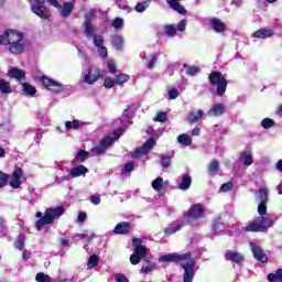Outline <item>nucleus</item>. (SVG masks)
<instances>
[{
  "instance_id": "1",
  "label": "nucleus",
  "mask_w": 282,
  "mask_h": 282,
  "mask_svg": "<svg viewBox=\"0 0 282 282\" xmlns=\"http://www.w3.org/2000/svg\"><path fill=\"white\" fill-rule=\"evenodd\" d=\"M267 204L268 203H259L258 213L260 216L245 227L246 232H268V229L274 226V220L263 216L268 215Z\"/></svg>"
},
{
  "instance_id": "2",
  "label": "nucleus",
  "mask_w": 282,
  "mask_h": 282,
  "mask_svg": "<svg viewBox=\"0 0 282 282\" xmlns=\"http://www.w3.org/2000/svg\"><path fill=\"white\" fill-rule=\"evenodd\" d=\"M65 215V207L57 206L55 208L48 207L44 212V216L41 219H37L35 223L36 230H43V226H50L54 224L58 217Z\"/></svg>"
},
{
  "instance_id": "3",
  "label": "nucleus",
  "mask_w": 282,
  "mask_h": 282,
  "mask_svg": "<svg viewBox=\"0 0 282 282\" xmlns=\"http://www.w3.org/2000/svg\"><path fill=\"white\" fill-rule=\"evenodd\" d=\"M209 85L216 87V95L220 98L225 96L226 89H228V79L221 74V72L214 70L208 75Z\"/></svg>"
},
{
  "instance_id": "4",
  "label": "nucleus",
  "mask_w": 282,
  "mask_h": 282,
  "mask_svg": "<svg viewBox=\"0 0 282 282\" xmlns=\"http://www.w3.org/2000/svg\"><path fill=\"white\" fill-rule=\"evenodd\" d=\"M142 243H144V240L141 238L132 239V246L134 248L133 253L130 256V263L132 265H138L140 261H142V259L149 254V248Z\"/></svg>"
},
{
  "instance_id": "5",
  "label": "nucleus",
  "mask_w": 282,
  "mask_h": 282,
  "mask_svg": "<svg viewBox=\"0 0 282 282\" xmlns=\"http://www.w3.org/2000/svg\"><path fill=\"white\" fill-rule=\"evenodd\" d=\"M19 41H23V33L14 29H7L4 33L0 35V45L8 46Z\"/></svg>"
},
{
  "instance_id": "6",
  "label": "nucleus",
  "mask_w": 282,
  "mask_h": 282,
  "mask_svg": "<svg viewBox=\"0 0 282 282\" xmlns=\"http://www.w3.org/2000/svg\"><path fill=\"white\" fill-rule=\"evenodd\" d=\"M29 3H31L33 14H36L40 19L45 21L52 17L50 9L45 7V0H35V4L32 3V0H29Z\"/></svg>"
},
{
  "instance_id": "7",
  "label": "nucleus",
  "mask_w": 282,
  "mask_h": 282,
  "mask_svg": "<svg viewBox=\"0 0 282 282\" xmlns=\"http://www.w3.org/2000/svg\"><path fill=\"white\" fill-rule=\"evenodd\" d=\"M206 213V207L202 204H194L189 207L187 212L183 214L184 219L197 221L204 217V214Z\"/></svg>"
},
{
  "instance_id": "8",
  "label": "nucleus",
  "mask_w": 282,
  "mask_h": 282,
  "mask_svg": "<svg viewBox=\"0 0 282 282\" xmlns=\"http://www.w3.org/2000/svg\"><path fill=\"white\" fill-rule=\"evenodd\" d=\"M40 83H42L43 87L45 89H48V91H54L55 94H61L65 89L63 84L47 77L46 75H43L39 77Z\"/></svg>"
},
{
  "instance_id": "9",
  "label": "nucleus",
  "mask_w": 282,
  "mask_h": 282,
  "mask_svg": "<svg viewBox=\"0 0 282 282\" xmlns=\"http://www.w3.org/2000/svg\"><path fill=\"white\" fill-rule=\"evenodd\" d=\"M191 258V253L177 254L167 253L159 258L160 263H180V261H186Z\"/></svg>"
},
{
  "instance_id": "10",
  "label": "nucleus",
  "mask_w": 282,
  "mask_h": 282,
  "mask_svg": "<svg viewBox=\"0 0 282 282\" xmlns=\"http://www.w3.org/2000/svg\"><path fill=\"white\" fill-rule=\"evenodd\" d=\"M102 78V70L99 68H88V74L85 75L84 77V83L86 85H94V83H97V80H100Z\"/></svg>"
},
{
  "instance_id": "11",
  "label": "nucleus",
  "mask_w": 282,
  "mask_h": 282,
  "mask_svg": "<svg viewBox=\"0 0 282 282\" xmlns=\"http://www.w3.org/2000/svg\"><path fill=\"white\" fill-rule=\"evenodd\" d=\"M250 248L256 261H259L260 263H268V254L263 252V249H261V247H259L254 242H250Z\"/></svg>"
},
{
  "instance_id": "12",
  "label": "nucleus",
  "mask_w": 282,
  "mask_h": 282,
  "mask_svg": "<svg viewBox=\"0 0 282 282\" xmlns=\"http://www.w3.org/2000/svg\"><path fill=\"white\" fill-rule=\"evenodd\" d=\"M21 177H23V170L21 167H15L11 174L10 186L11 188L21 187Z\"/></svg>"
},
{
  "instance_id": "13",
  "label": "nucleus",
  "mask_w": 282,
  "mask_h": 282,
  "mask_svg": "<svg viewBox=\"0 0 282 282\" xmlns=\"http://www.w3.org/2000/svg\"><path fill=\"white\" fill-rule=\"evenodd\" d=\"M243 254L232 251V250H227L225 254V261H230L231 263H236V265H241L243 263Z\"/></svg>"
},
{
  "instance_id": "14",
  "label": "nucleus",
  "mask_w": 282,
  "mask_h": 282,
  "mask_svg": "<svg viewBox=\"0 0 282 282\" xmlns=\"http://www.w3.org/2000/svg\"><path fill=\"white\" fill-rule=\"evenodd\" d=\"M183 282H193V279L195 278V267L193 263L186 262L183 264Z\"/></svg>"
},
{
  "instance_id": "15",
  "label": "nucleus",
  "mask_w": 282,
  "mask_h": 282,
  "mask_svg": "<svg viewBox=\"0 0 282 282\" xmlns=\"http://www.w3.org/2000/svg\"><path fill=\"white\" fill-rule=\"evenodd\" d=\"M57 9L59 10L62 19H69V17H72V12H74V2L66 1Z\"/></svg>"
},
{
  "instance_id": "16",
  "label": "nucleus",
  "mask_w": 282,
  "mask_h": 282,
  "mask_svg": "<svg viewBox=\"0 0 282 282\" xmlns=\"http://www.w3.org/2000/svg\"><path fill=\"white\" fill-rule=\"evenodd\" d=\"M226 113V106L224 104H214L213 107L207 111V115L212 118H219Z\"/></svg>"
},
{
  "instance_id": "17",
  "label": "nucleus",
  "mask_w": 282,
  "mask_h": 282,
  "mask_svg": "<svg viewBox=\"0 0 282 282\" xmlns=\"http://www.w3.org/2000/svg\"><path fill=\"white\" fill-rule=\"evenodd\" d=\"M129 232H131V223L129 221H121L113 228L115 235H129Z\"/></svg>"
},
{
  "instance_id": "18",
  "label": "nucleus",
  "mask_w": 282,
  "mask_h": 282,
  "mask_svg": "<svg viewBox=\"0 0 282 282\" xmlns=\"http://www.w3.org/2000/svg\"><path fill=\"white\" fill-rule=\"evenodd\" d=\"M210 26L216 34H223V32H226V23H224L219 18H213L210 20Z\"/></svg>"
},
{
  "instance_id": "19",
  "label": "nucleus",
  "mask_w": 282,
  "mask_h": 282,
  "mask_svg": "<svg viewBox=\"0 0 282 282\" xmlns=\"http://www.w3.org/2000/svg\"><path fill=\"white\" fill-rule=\"evenodd\" d=\"M169 7L174 10V12H177L178 14L186 15L188 14V11H186V8L184 6L180 4V0H166Z\"/></svg>"
},
{
  "instance_id": "20",
  "label": "nucleus",
  "mask_w": 282,
  "mask_h": 282,
  "mask_svg": "<svg viewBox=\"0 0 282 282\" xmlns=\"http://www.w3.org/2000/svg\"><path fill=\"white\" fill-rule=\"evenodd\" d=\"M8 46L11 54H23V52H25V44L23 41L13 42L8 44Z\"/></svg>"
},
{
  "instance_id": "21",
  "label": "nucleus",
  "mask_w": 282,
  "mask_h": 282,
  "mask_svg": "<svg viewBox=\"0 0 282 282\" xmlns=\"http://www.w3.org/2000/svg\"><path fill=\"white\" fill-rule=\"evenodd\" d=\"M202 118H204V110L192 109L188 112V123L189 124H194L195 122L202 120Z\"/></svg>"
},
{
  "instance_id": "22",
  "label": "nucleus",
  "mask_w": 282,
  "mask_h": 282,
  "mask_svg": "<svg viewBox=\"0 0 282 282\" xmlns=\"http://www.w3.org/2000/svg\"><path fill=\"white\" fill-rule=\"evenodd\" d=\"M152 188L159 193V195H164L166 193V188L164 187V178L156 177L152 182Z\"/></svg>"
},
{
  "instance_id": "23",
  "label": "nucleus",
  "mask_w": 282,
  "mask_h": 282,
  "mask_svg": "<svg viewBox=\"0 0 282 282\" xmlns=\"http://www.w3.org/2000/svg\"><path fill=\"white\" fill-rule=\"evenodd\" d=\"M8 76H9V78H15L17 80H23V79H25V72L21 70L20 68H17V67H11L8 70Z\"/></svg>"
},
{
  "instance_id": "24",
  "label": "nucleus",
  "mask_w": 282,
  "mask_h": 282,
  "mask_svg": "<svg viewBox=\"0 0 282 282\" xmlns=\"http://www.w3.org/2000/svg\"><path fill=\"white\" fill-rule=\"evenodd\" d=\"M89 173V169H87L85 165H77L70 170V176L73 177H80L85 176Z\"/></svg>"
},
{
  "instance_id": "25",
  "label": "nucleus",
  "mask_w": 282,
  "mask_h": 282,
  "mask_svg": "<svg viewBox=\"0 0 282 282\" xmlns=\"http://www.w3.org/2000/svg\"><path fill=\"white\" fill-rule=\"evenodd\" d=\"M240 160L245 166H252L254 164V160L252 159V152L250 150H245L240 153Z\"/></svg>"
},
{
  "instance_id": "26",
  "label": "nucleus",
  "mask_w": 282,
  "mask_h": 282,
  "mask_svg": "<svg viewBox=\"0 0 282 282\" xmlns=\"http://www.w3.org/2000/svg\"><path fill=\"white\" fill-rule=\"evenodd\" d=\"M252 36L253 39H270V36H274V30L260 29Z\"/></svg>"
},
{
  "instance_id": "27",
  "label": "nucleus",
  "mask_w": 282,
  "mask_h": 282,
  "mask_svg": "<svg viewBox=\"0 0 282 282\" xmlns=\"http://www.w3.org/2000/svg\"><path fill=\"white\" fill-rule=\"evenodd\" d=\"M219 161L217 159H214L207 166V173L213 177L219 173Z\"/></svg>"
},
{
  "instance_id": "28",
  "label": "nucleus",
  "mask_w": 282,
  "mask_h": 282,
  "mask_svg": "<svg viewBox=\"0 0 282 282\" xmlns=\"http://www.w3.org/2000/svg\"><path fill=\"white\" fill-rule=\"evenodd\" d=\"M268 197H269L268 187L259 188V191L256 195L257 202L268 204Z\"/></svg>"
},
{
  "instance_id": "29",
  "label": "nucleus",
  "mask_w": 282,
  "mask_h": 282,
  "mask_svg": "<svg viewBox=\"0 0 282 282\" xmlns=\"http://www.w3.org/2000/svg\"><path fill=\"white\" fill-rule=\"evenodd\" d=\"M85 25V34L88 39H91V36H96V28L94 26V24H91V20L87 19L84 22Z\"/></svg>"
},
{
  "instance_id": "30",
  "label": "nucleus",
  "mask_w": 282,
  "mask_h": 282,
  "mask_svg": "<svg viewBox=\"0 0 282 282\" xmlns=\"http://www.w3.org/2000/svg\"><path fill=\"white\" fill-rule=\"evenodd\" d=\"M193 184V178L189 175H184L181 183L178 184L180 191H188Z\"/></svg>"
},
{
  "instance_id": "31",
  "label": "nucleus",
  "mask_w": 282,
  "mask_h": 282,
  "mask_svg": "<svg viewBox=\"0 0 282 282\" xmlns=\"http://www.w3.org/2000/svg\"><path fill=\"white\" fill-rule=\"evenodd\" d=\"M22 91H24L25 96H36V87L29 83H22Z\"/></svg>"
},
{
  "instance_id": "32",
  "label": "nucleus",
  "mask_w": 282,
  "mask_h": 282,
  "mask_svg": "<svg viewBox=\"0 0 282 282\" xmlns=\"http://www.w3.org/2000/svg\"><path fill=\"white\" fill-rule=\"evenodd\" d=\"M269 282H282V269H278L274 273H269L267 276Z\"/></svg>"
},
{
  "instance_id": "33",
  "label": "nucleus",
  "mask_w": 282,
  "mask_h": 282,
  "mask_svg": "<svg viewBox=\"0 0 282 282\" xmlns=\"http://www.w3.org/2000/svg\"><path fill=\"white\" fill-rule=\"evenodd\" d=\"M112 45L118 52H120L122 51V47H124V40L120 35H113Z\"/></svg>"
},
{
  "instance_id": "34",
  "label": "nucleus",
  "mask_w": 282,
  "mask_h": 282,
  "mask_svg": "<svg viewBox=\"0 0 282 282\" xmlns=\"http://www.w3.org/2000/svg\"><path fill=\"white\" fill-rule=\"evenodd\" d=\"M75 160H77V162H80L82 164L87 162V160H89V152H87L86 150H78L77 154L75 155Z\"/></svg>"
},
{
  "instance_id": "35",
  "label": "nucleus",
  "mask_w": 282,
  "mask_h": 282,
  "mask_svg": "<svg viewBox=\"0 0 282 282\" xmlns=\"http://www.w3.org/2000/svg\"><path fill=\"white\" fill-rule=\"evenodd\" d=\"M177 142L183 147H191V144H193V139H191V135L188 134H181L177 137Z\"/></svg>"
},
{
  "instance_id": "36",
  "label": "nucleus",
  "mask_w": 282,
  "mask_h": 282,
  "mask_svg": "<svg viewBox=\"0 0 282 282\" xmlns=\"http://www.w3.org/2000/svg\"><path fill=\"white\" fill-rule=\"evenodd\" d=\"M153 270H155V263L150 260H145V264L142 265L140 272L143 274H149L150 272H153Z\"/></svg>"
},
{
  "instance_id": "37",
  "label": "nucleus",
  "mask_w": 282,
  "mask_h": 282,
  "mask_svg": "<svg viewBox=\"0 0 282 282\" xmlns=\"http://www.w3.org/2000/svg\"><path fill=\"white\" fill-rule=\"evenodd\" d=\"M0 94H12L10 83L6 79H0Z\"/></svg>"
},
{
  "instance_id": "38",
  "label": "nucleus",
  "mask_w": 282,
  "mask_h": 282,
  "mask_svg": "<svg viewBox=\"0 0 282 282\" xmlns=\"http://www.w3.org/2000/svg\"><path fill=\"white\" fill-rule=\"evenodd\" d=\"M155 147V139L150 138L149 140H147L141 148L143 149V151L145 153H149V151H151V149H153Z\"/></svg>"
},
{
  "instance_id": "39",
  "label": "nucleus",
  "mask_w": 282,
  "mask_h": 282,
  "mask_svg": "<svg viewBox=\"0 0 282 282\" xmlns=\"http://www.w3.org/2000/svg\"><path fill=\"white\" fill-rule=\"evenodd\" d=\"M14 247L17 250H23L25 248V236L19 235L15 239Z\"/></svg>"
},
{
  "instance_id": "40",
  "label": "nucleus",
  "mask_w": 282,
  "mask_h": 282,
  "mask_svg": "<svg viewBox=\"0 0 282 282\" xmlns=\"http://www.w3.org/2000/svg\"><path fill=\"white\" fill-rule=\"evenodd\" d=\"M100 263V258L96 254H93L88 258V268L89 270H93V268H96Z\"/></svg>"
},
{
  "instance_id": "41",
  "label": "nucleus",
  "mask_w": 282,
  "mask_h": 282,
  "mask_svg": "<svg viewBox=\"0 0 282 282\" xmlns=\"http://www.w3.org/2000/svg\"><path fill=\"white\" fill-rule=\"evenodd\" d=\"M99 144L107 151L108 147H111V144H113V138L108 135V137H104Z\"/></svg>"
},
{
  "instance_id": "42",
  "label": "nucleus",
  "mask_w": 282,
  "mask_h": 282,
  "mask_svg": "<svg viewBox=\"0 0 282 282\" xmlns=\"http://www.w3.org/2000/svg\"><path fill=\"white\" fill-rule=\"evenodd\" d=\"M184 68L186 69V74L188 76H195L196 74H199V67L197 66L184 65Z\"/></svg>"
},
{
  "instance_id": "43",
  "label": "nucleus",
  "mask_w": 282,
  "mask_h": 282,
  "mask_svg": "<svg viewBox=\"0 0 282 282\" xmlns=\"http://www.w3.org/2000/svg\"><path fill=\"white\" fill-rule=\"evenodd\" d=\"M274 124H276V122L271 118H264L261 122V127L263 129H272V127H274Z\"/></svg>"
},
{
  "instance_id": "44",
  "label": "nucleus",
  "mask_w": 282,
  "mask_h": 282,
  "mask_svg": "<svg viewBox=\"0 0 282 282\" xmlns=\"http://www.w3.org/2000/svg\"><path fill=\"white\" fill-rule=\"evenodd\" d=\"M151 1H142V2H139L135 7H134V10L135 12H144V10H147V8H149Z\"/></svg>"
},
{
  "instance_id": "45",
  "label": "nucleus",
  "mask_w": 282,
  "mask_h": 282,
  "mask_svg": "<svg viewBox=\"0 0 282 282\" xmlns=\"http://www.w3.org/2000/svg\"><path fill=\"white\" fill-rule=\"evenodd\" d=\"M182 225H174L164 229L165 235H175L178 230H182Z\"/></svg>"
},
{
  "instance_id": "46",
  "label": "nucleus",
  "mask_w": 282,
  "mask_h": 282,
  "mask_svg": "<svg viewBox=\"0 0 282 282\" xmlns=\"http://www.w3.org/2000/svg\"><path fill=\"white\" fill-rule=\"evenodd\" d=\"M80 127V121L73 120V121H66L65 122V129L69 131V129H78Z\"/></svg>"
},
{
  "instance_id": "47",
  "label": "nucleus",
  "mask_w": 282,
  "mask_h": 282,
  "mask_svg": "<svg viewBox=\"0 0 282 282\" xmlns=\"http://www.w3.org/2000/svg\"><path fill=\"white\" fill-rule=\"evenodd\" d=\"M93 40H94V45L97 48L102 47V45L105 44V37L102 35H94Z\"/></svg>"
},
{
  "instance_id": "48",
  "label": "nucleus",
  "mask_w": 282,
  "mask_h": 282,
  "mask_svg": "<svg viewBox=\"0 0 282 282\" xmlns=\"http://www.w3.org/2000/svg\"><path fill=\"white\" fill-rule=\"evenodd\" d=\"M104 87L106 89H113V87H116V79L111 77H106L104 80Z\"/></svg>"
},
{
  "instance_id": "49",
  "label": "nucleus",
  "mask_w": 282,
  "mask_h": 282,
  "mask_svg": "<svg viewBox=\"0 0 282 282\" xmlns=\"http://www.w3.org/2000/svg\"><path fill=\"white\" fill-rule=\"evenodd\" d=\"M212 228L214 232H217V230H221V228H224V221H221V218L214 219Z\"/></svg>"
},
{
  "instance_id": "50",
  "label": "nucleus",
  "mask_w": 282,
  "mask_h": 282,
  "mask_svg": "<svg viewBox=\"0 0 282 282\" xmlns=\"http://www.w3.org/2000/svg\"><path fill=\"white\" fill-rule=\"evenodd\" d=\"M35 281H37V282H52V278H50V275H47L43 272H40V273L36 274Z\"/></svg>"
},
{
  "instance_id": "51",
  "label": "nucleus",
  "mask_w": 282,
  "mask_h": 282,
  "mask_svg": "<svg viewBox=\"0 0 282 282\" xmlns=\"http://www.w3.org/2000/svg\"><path fill=\"white\" fill-rule=\"evenodd\" d=\"M130 76L128 74H119L117 76L116 80V85H124V83H127V80H129Z\"/></svg>"
},
{
  "instance_id": "52",
  "label": "nucleus",
  "mask_w": 282,
  "mask_h": 282,
  "mask_svg": "<svg viewBox=\"0 0 282 282\" xmlns=\"http://www.w3.org/2000/svg\"><path fill=\"white\" fill-rule=\"evenodd\" d=\"M165 34L166 36H175V34H177V29L172 24H167L165 25Z\"/></svg>"
},
{
  "instance_id": "53",
  "label": "nucleus",
  "mask_w": 282,
  "mask_h": 282,
  "mask_svg": "<svg viewBox=\"0 0 282 282\" xmlns=\"http://www.w3.org/2000/svg\"><path fill=\"white\" fill-rule=\"evenodd\" d=\"M8 180H10V175L0 172V188L8 186Z\"/></svg>"
},
{
  "instance_id": "54",
  "label": "nucleus",
  "mask_w": 282,
  "mask_h": 282,
  "mask_svg": "<svg viewBox=\"0 0 282 282\" xmlns=\"http://www.w3.org/2000/svg\"><path fill=\"white\" fill-rule=\"evenodd\" d=\"M154 120L155 122H166V120H169V115L164 111L158 112Z\"/></svg>"
},
{
  "instance_id": "55",
  "label": "nucleus",
  "mask_w": 282,
  "mask_h": 282,
  "mask_svg": "<svg viewBox=\"0 0 282 282\" xmlns=\"http://www.w3.org/2000/svg\"><path fill=\"white\" fill-rule=\"evenodd\" d=\"M235 184L232 182H227L223 184L219 188L220 193H228V191H232Z\"/></svg>"
},
{
  "instance_id": "56",
  "label": "nucleus",
  "mask_w": 282,
  "mask_h": 282,
  "mask_svg": "<svg viewBox=\"0 0 282 282\" xmlns=\"http://www.w3.org/2000/svg\"><path fill=\"white\" fill-rule=\"evenodd\" d=\"M161 166H163V169H169V166H171V156L161 155Z\"/></svg>"
},
{
  "instance_id": "57",
  "label": "nucleus",
  "mask_w": 282,
  "mask_h": 282,
  "mask_svg": "<svg viewBox=\"0 0 282 282\" xmlns=\"http://www.w3.org/2000/svg\"><path fill=\"white\" fill-rule=\"evenodd\" d=\"M158 64V55H151L150 61L147 64L148 69H153Z\"/></svg>"
},
{
  "instance_id": "58",
  "label": "nucleus",
  "mask_w": 282,
  "mask_h": 282,
  "mask_svg": "<svg viewBox=\"0 0 282 282\" xmlns=\"http://www.w3.org/2000/svg\"><path fill=\"white\" fill-rule=\"evenodd\" d=\"M144 153H147V152L144 151V149H142V147H139V148H137V149L134 150V152H133V154H132V158H133L134 160H138V159L142 158V155H144Z\"/></svg>"
},
{
  "instance_id": "59",
  "label": "nucleus",
  "mask_w": 282,
  "mask_h": 282,
  "mask_svg": "<svg viewBox=\"0 0 282 282\" xmlns=\"http://www.w3.org/2000/svg\"><path fill=\"white\" fill-rule=\"evenodd\" d=\"M122 25H124V20H122L121 18H116L112 21V26L115 28V30H120V28H122Z\"/></svg>"
},
{
  "instance_id": "60",
  "label": "nucleus",
  "mask_w": 282,
  "mask_h": 282,
  "mask_svg": "<svg viewBox=\"0 0 282 282\" xmlns=\"http://www.w3.org/2000/svg\"><path fill=\"white\" fill-rule=\"evenodd\" d=\"M98 54L101 58L106 59L107 56H109V53L107 52V46H99Z\"/></svg>"
},
{
  "instance_id": "61",
  "label": "nucleus",
  "mask_w": 282,
  "mask_h": 282,
  "mask_svg": "<svg viewBox=\"0 0 282 282\" xmlns=\"http://www.w3.org/2000/svg\"><path fill=\"white\" fill-rule=\"evenodd\" d=\"M167 96L170 100H175V98L180 96V91L176 88H172L171 90H169Z\"/></svg>"
},
{
  "instance_id": "62",
  "label": "nucleus",
  "mask_w": 282,
  "mask_h": 282,
  "mask_svg": "<svg viewBox=\"0 0 282 282\" xmlns=\"http://www.w3.org/2000/svg\"><path fill=\"white\" fill-rule=\"evenodd\" d=\"M90 151H91V153H96V155H102V153H105L106 150L99 143V145L94 147Z\"/></svg>"
},
{
  "instance_id": "63",
  "label": "nucleus",
  "mask_w": 282,
  "mask_h": 282,
  "mask_svg": "<svg viewBox=\"0 0 282 282\" xmlns=\"http://www.w3.org/2000/svg\"><path fill=\"white\" fill-rule=\"evenodd\" d=\"M78 239H80V241H87L89 243V241H91V239H94V235L89 236L87 234H77Z\"/></svg>"
},
{
  "instance_id": "64",
  "label": "nucleus",
  "mask_w": 282,
  "mask_h": 282,
  "mask_svg": "<svg viewBox=\"0 0 282 282\" xmlns=\"http://www.w3.org/2000/svg\"><path fill=\"white\" fill-rule=\"evenodd\" d=\"M115 281H116V282H129V279L126 278V275L122 274V273H117V274L115 275Z\"/></svg>"
}]
</instances>
